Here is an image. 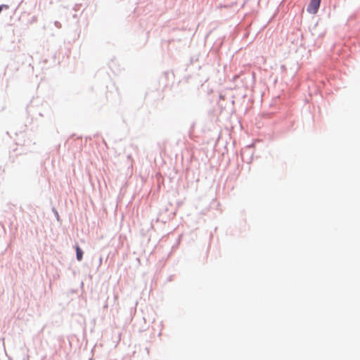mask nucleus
I'll use <instances>...</instances> for the list:
<instances>
[{"label":"nucleus","instance_id":"nucleus-2","mask_svg":"<svg viewBox=\"0 0 360 360\" xmlns=\"http://www.w3.org/2000/svg\"><path fill=\"white\" fill-rule=\"evenodd\" d=\"M75 250H76L77 259L78 261H81L83 258V251L81 250V248L79 247V245H76Z\"/></svg>","mask_w":360,"mask_h":360},{"label":"nucleus","instance_id":"nucleus-1","mask_svg":"<svg viewBox=\"0 0 360 360\" xmlns=\"http://www.w3.org/2000/svg\"><path fill=\"white\" fill-rule=\"evenodd\" d=\"M320 3L321 0H311L307 7V11L313 14L316 13L319 8Z\"/></svg>","mask_w":360,"mask_h":360},{"label":"nucleus","instance_id":"nucleus-3","mask_svg":"<svg viewBox=\"0 0 360 360\" xmlns=\"http://www.w3.org/2000/svg\"><path fill=\"white\" fill-rule=\"evenodd\" d=\"M3 8H8V6H6V5H1V6H0V13L1 12V11H2Z\"/></svg>","mask_w":360,"mask_h":360}]
</instances>
